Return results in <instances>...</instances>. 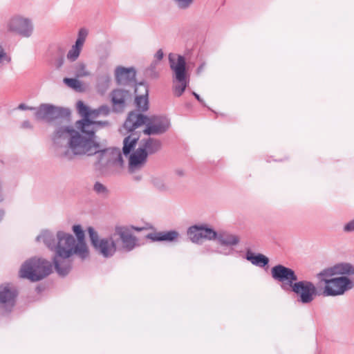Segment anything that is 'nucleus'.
Listing matches in <instances>:
<instances>
[{
    "label": "nucleus",
    "mask_w": 354,
    "mask_h": 354,
    "mask_svg": "<svg viewBox=\"0 0 354 354\" xmlns=\"http://www.w3.org/2000/svg\"><path fill=\"white\" fill-rule=\"evenodd\" d=\"M163 56H164V53H163L162 50L161 49H159L155 54V58L156 60L154 61L151 64V68H155V67L157 64V62L160 61L163 58Z\"/></svg>",
    "instance_id": "nucleus-36"
},
{
    "label": "nucleus",
    "mask_w": 354,
    "mask_h": 354,
    "mask_svg": "<svg viewBox=\"0 0 354 354\" xmlns=\"http://www.w3.org/2000/svg\"><path fill=\"white\" fill-rule=\"evenodd\" d=\"M93 189L95 194L102 197H106L109 194V190L107 187L99 181L94 183Z\"/></svg>",
    "instance_id": "nucleus-31"
},
{
    "label": "nucleus",
    "mask_w": 354,
    "mask_h": 354,
    "mask_svg": "<svg viewBox=\"0 0 354 354\" xmlns=\"http://www.w3.org/2000/svg\"><path fill=\"white\" fill-rule=\"evenodd\" d=\"M73 231L76 236V242L81 245L85 250H89L88 245L85 241L84 232L82 230L81 225H75L73 226Z\"/></svg>",
    "instance_id": "nucleus-26"
},
{
    "label": "nucleus",
    "mask_w": 354,
    "mask_h": 354,
    "mask_svg": "<svg viewBox=\"0 0 354 354\" xmlns=\"http://www.w3.org/2000/svg\"><path fill=\"white\" fill-rule=\"evenodd\" d=\"M174 174L178 177H183L185 176V171L183 168H176L174 170Z\"/></svg>",
    "instance_id": "nucleus-40"
},
{
    "label": "nucleus",
    "mask_w": 354,
    "mask_h": 354,
    "mask_svg": "<svg viewBox=\"0 0 354 354\" xmlns=\"http://www.w3.org/2000/svg\"><path fill=\"white\" fill-rule=\"evenodd\" d=\"M271 275L274 280L281 283V288L284 291H290L298 281L295 270L281 264L271 268Z\"/></svg>",
    "instance_id": "nucleus-9"
},
{
    "label": "nucleus",
    "mask_w": 354,
    "mask_h": 354,
    "mask_svg": "<svg viewBox=\"0 0 354 354\" xmlns=\"http://www.w3.org/2000/svg\"><path fill=\"white\" fill-rule=\"evenodd\" d=\"M110 98L115 108L124 109L131 102L132 93L126 89L115 88L111 92Z\"/></svg>",
    "instance_id": "nucleus-18"
},
{
    "label": "nucleus",
    "mask_w": 354,
    "mask_h": 354,
    "mask_svg": "<svg viewBox=\"0 0 354 354\" xmlns=\"http://www.w3.org/2000/svg\"><path fill=\"white\" fill-rule=\"evenodd\" d=\"M187 236L192 243L201 244L204 239L215 240L216 232L205 225H195L188 228Z\"/></svg>",
    "instance_id": "nucleus-13"
},
{
    "label": "nucleus",
    "mask_w": 354,
    "mask_h": 354,
    "mask_svg": "<svg viewBox=\"0 0 354 354\" xmlns=\"http://www.w3.org/2000/svg\"><path fill=\"white\" fill-rule=\"evenodd\" d=\"M82 120L75 122V130L70 126L57 127L53 136V147L57 153L68 159L73 155H96L95 167L103 174L113 173L124 165L122 153L118 148L100 149L95 140V132L109 125L107 121L98 120L100 115L109 112H79Z\"/></svg>",
    "instance_id": "nucleus-1"
},
{
    "label": "nucleus",
    "mask_w": 354,
    "mask_h": 354,
    "mask_svg": "<svg viewBox=\"0 0 354 354\" xmlns=\"http://www.w3.org/2000/svg\"><path fill=\"white\" fill-rule=\"evenodd\" d=\"M72 73L76 77H84L91 75V73L87 70L86 64L82 62L75 64L72 67Z\"/></svg>",
    "instance_id": "nucleus-27"
},
{
    "label": "nucleus",
    "mask_w": 354,
    "mask_h": 354,
    "mask_svg": "<svg viewBox=\"0 0 354 354\" xmlns=\"http://www.w3.org/2000/svg\"><path fill=\"white\" fill-rule=\"evenodd\" d=\"M169 63L173 72L174 93L178 97L183 93L189 83L186 61L183 56L171 53L169 55Z\"/></svg>",
    "instance_id": "nucleus-5"
},
{
    "label": "nucleus",
    "mask_w": 354,
    "mask_h": 354,
    "mask_svg": "<svg viewBox=\"0 0 354 354\" xmlns=\"http://www.w3.org/2000/svg\"><path fill=\"white\" fill-rule=\"evenodd\" d=\"M153 185L160 191H165L167 189L164 179L160 176H154L151 178Z\"/></svg>",
    "instance_id": "nucleus-33"
},
{
    "label": "nucleus",
    "mask_w": 354,
    "mask_h": 354,
    "mask_svg": "<svg viewBox=\"0 0 354 354\" xmlns=\"http://www.w3.org/2000/svg\"><path fill=\"white\" fill-rule=\"evenodd\" d=\"M71 112H35V119L39 122L61 124L68 122Z\"/></svg>",
    "instance_id": "nucleus-15"
},
{
    "label": "nucleus",
    "mask_w": 354,
    "mask_h": 354,
    "mask_svg": "<svg viewBox=\"0 0 354 354\" xmlns=\"http://www.w3.org/2000/svg\"><path fill=\"white\" fill-rule=\"evenodd\" d=\"M180 234L176 230L158 232L149 234L147 237L153 241L175 242L178 241Z\"/></svg>",
    "instance_id": "nucleus-22"
},
{
    "label": "nucleus",
    "mask_w": 354,
    "mask_h": 354,
    "mask_svg": "<svg viewBox=\"0 0 354 354\" xmlns=\"http://www.w3.org/2000/svg\"><path fill=\"white\" fill-rule=\"evenodd\" d=\"M144 124H147L143 131L145 134L160 135L169 129L170 122L167 118L160 117L149 122V118L141 112H129L124 123V128L131 132Z\"/></svg>",
    "instance_id": "nucleus-3"
},
{
    "label": "nucleus",
    "mask_w": 354,
    "mask_h": 354,
    "mask_svg": "<svg viewBox=\"0 0 354 354\" xmlns=\"http://www.w3.org/2000/svg\"><path fill=\"white\" fill-rule=\"evenodd\" d=\"M4 200H5V194L3 192L1 181L0 180V203L3 202Z\"/></svg>",
    "instance_id": "nucleus-42"
},
{
    "label": "nucleus",
    "mask_w": 354,
    "mask_h": 354,
    "mask_svg": "<svg viewBox=\"0 0 354 354\" xmlns=\"http://www.w3.org/2000/svg\"><path fill=\"white\" fill-rule=\"evenodd\" d=\"M52 270L50 261L44 258L33 257L21 265L19 276L31 281H38L48 276Z\"/></svg>",
    "instance_id": "nucleus-4"
},
{
    "label": "nucleus",
    "mask_w": 354,
    "mask_h": 354,
    "mask_svg": "<svg viewBox=\"0 0 354 354\" xmlns=\"http://www.w3.org/2000/svg\"><path fill=\"white\" fill-rule=\"evenodd\" d=\"M64 62V57H60L57 58L55 60V63L56 68H61L63 66Z\"/></svg>",
    "instance_id": "nucleus-41"
},
{
    "label": "nucleus",
    "mask_w": 354,
    "mask_h": 354,
    "mask_svg": "<svg viewBox=\"0 0 354 354\" xmlns=\"http://www.w3.org/2000/svg\"><path fill=\"white\" fill-rule=\"evenodd\" d=\"M75 255H62L59 253H54L53 262L55 269L59 276H66L72 269V257Z\"/></svg>",
    "instance_id": "nucleus-16"
},
{
    "label": "nucleus",
    "mask_w": 354,
    "mask_h": 354,
    "mask_svg": "<svg viewBox=\"0 0 354 354\" xmlns=\"http://www.w3.org/2000/svg\"><path fill=\"white\" fill-rule=\"evenodd\" d=\"M334 275H336L335 273V270H333V266L330 268H326L321 271L317 274V277L321 281L325 283L327 285V281H330L331 277Z\"/></svg>",
    "instance_id": "nucleus-29"
},
{
    "label": "nucleus",
    "mask_w": 354,
    "mask_h": 354,
    "mask_svg": "<svg viewBox=\"0 0 354 354\" xmlns=\"http://www.w3.org/2000/svg\"><path fill=\"white\" fill-rule=\"evenodd\" d=\"M17 295V290L13 284H1L0 286V308L6 311H10L15 305Z\"/></svg>",
    "instance_id": "nucleus-14"
},
{
    "label": "nucleus",
    "mask_w": 354,
    "mask_h": 354,
    "mask_svg": "<svg viewBox=\"0 0 354 354\" xmlns=\"http://www.w3.org/2000/svg\"><path fill=\"white\" fill-rule=\"evenodd\" d=\"M245 259L250 261L252 264L259 267H264L269 263V259L265 255L262 254H255L250 250L247 251Z\"/></svg>",
    "instance_id": "nucleus-24"
},
{
    "label": "nucleus",
    "mask_w": 354,
    "mask_h": 354,
    "mask_svg": "<svg viewBox=\"0 0 354 354\" xmlns=\"http://www.w3.org/2000/svg\"><path fill=\"white\" fill-rule=\"evenodd\" d=\"M136 71L133 67L118 66L114 71L115 80L119 85H129L135 81Z\"/></svg>",
    "instance_id": "nucleus-19"
},
{
    "label": "nucleus",
    "mask_w": 354,
    "mask_h": 354,
    "mask_svg": "<svg viewBox=\"0 0 354 354\" xmlns=\"http://www.w3.org/2000/svg\"><path fill=\"white\" fill-rule=\"evenodd\" d=\"M22 127H24V128H30L31 125H30V122L28 121H24L22 123Z\"/></svg>",
    "instance_id": "nucleus-44"
},
{
    "label": "nucleus",
    "mask_w": 354,
    "mask_h": 354,
    "mask_svg": "<svg viewBox=\"0 0 354 354\" xmlns=\"http://www.w3.org/2000/svg\"><path fill=\"white\" fill-rule=\"evenodd\" d=\"M336 275H353L354 266L348 263H338L333 266Z\"/></svg>",
    "instance_id": "nucleus-25"
},
{
    "label": "nucleus",
    "mask_w": 354,
    "mask_h": 354,
    "mask_svg": "<svg viewBox=\"0 0 354 354\" xmlns=\"http://www.w3.org/2000/svg\"><path fill=\"white\" fill-rule=\"evenodd\" d=\"M63 82L69 88L76 91L82 92L84 91L82 82L76 78L66 77L63 80Z\"/></svg>",
    "instance_id": "nucleus-30"
},
{
    "label": "nucleus",
    "mask_w": 354,
    "mask_h": 354,
    "mask_svg": "<svg viewBox=\"0 0 354 354\" xmlns=\"http://www.w3.org/2000/svg\"><path fill=\"white\" fill-rule=\"evenodd\" d=\"M91 244L95 250L104 258L112 257L117 251V244L112 235L100 237L93 227L88 229Z\"/></svg>",
    "instance_id": "nucleus-6"
},
{
    "label": "nucleus",
    "mask_w": 354,
    "mask_h": 354,
    "mask_svg": "<svg viewBox=\"0 0 354 354\" xmlns=\"http://www.w3.org/2000/svg\"><path fill=\"white\" fill-rule=\"evenodd\" d=\"M194 96L196 97V98L198 100H200V97H199V95L196 93H194Z\"/></svg>",
    "instance_id": "nucleus-46"
},
{
    "label": "nucleus",
    "mask_w": 354,
    "mask_h": 354,
    "mask_svg": "<svg viewBox=\"0 0 354 354\" xmlns=\"http://www.w3.org/2000/svg\"><path fill=\"white\" fill-rule=\"evenodd\" d=\"M88 34V31L85 28H82L79 30L75 44L67 53L66 58L70 62H75L78 59Z\"/></svg>",
    "instance_id": "nucleus-17"
},
{
    "label": "nucleus",
    "mask_w": 354,
    "mask_h": 354,
    "mask_svg": "<svg viewBox=\"0 0 354 354\" xmlns=\"http://www.w3.org/2000/svg\"><path fill=\"white\" fill-rule=\"evenodd\" d=\"M353 286L352 281L348 277H335L330 281H327V285L323 289V295L326 297L340 295Z\"/></svg>",
    "instance_id": "nucleus-10"
},
{
    "label": "nucleus",
    "mask_w": 354,
    "mask_h": 354,
    "mask_svg": "<svg viewBox=\"0 0 354 354\" xmlns=\"http://www.w3.org/2000/svg\"><path fill=\"white\" fill-rule=\"evenodd\" d=\"M135 104L138 111H148V88L147 85L140 83L135 88Z\"/></svg>",
    "instance_id": "nucleus-20"
},
{
    "label": "nucleus",
    "mask_w": 354,
    "mask_h": 354,
    "mask_svg": "<svg viewBox=\"0 0 354 354\" xmlns=\"http://www.w3.org/2000/svg\"><path fill=\"white\" fill-rule=\"evenodd\" d=\"M138 140V137H133L131 136H129L124 139V146L122 148L124 155L127 156L136 147Z\"/></svg>",
    "instance_id": "nucleus-28"
},
{
    "label": "nucleus",
    "mask_w": 354,
    "mask_h": 354,
    "mask_svg": "<svg viewBox=\"0 0 354 354\" xmlns=\"http://www.w3.org/2000/svg\"><path fill=\"white\" fill-rule=\"evenodd\" d=\"M344 230L347 232L354 231V218L344 225Z\"/></svg>",
    "instance_id": "nucleus-37"
},
{
    "label": "nucleus",
    "mask_w": 354,
    "mask_h": 354,
    "mask_svg": "<svg viewBox=\"0 0 354 354\" xmlns=\"http://www.w3.org/2000/svg\"><path fill=\"white\" fill-rule=\"evenodd\" d=\"M205 64H201L196 70L197 74L201 73L205 69Z\"/></svg>",
    "instance_id": "nucleus-43"
},
{
    "label": "nucleus",
    "mask_w": 354,
    "mask_h": 354,
    "mask_svg": "<svg viewBox=\"0 0 354 354\" xmlns=\"http://www.w3.org/2000/svg\"><path fill=\"white\" fill-rule=\"evenodd\" d=\"M37 243H42L54 253L62 255H75L82 260L88 258L89 250H85L75 241V236L64 230H58L55 234L48 230H43L36 237Z\"/></svg>",
    "instance_id": "nucleus-2"
},
{
    "label": "nucleus",
    "mask_w": 354,
    "mask_h": 354,
    "mask_svg": "<svg viewBox=\"0 0 354 354\" xmlns=\"http://www.w3.org/2000/svg\"><path fill=\"white\" fill-rule=\"evenodd\" d=\"M176 6L182 10H185L189 8L192 3H194V0H172Z\"/></svg>",
    "instance_id": "nucleus-35"
},
{
    "label": "nucleus",
    "mask_w": 354,
    "mask_h": 354,
    "mask_svg": "<svg viewBox=\"0 0 354 354\" xmlns=\"http://www.w3.org/2000/svg\"><path fill=\"white\" fill-rule=\"evenodd\" d=\"M37 111H68V109L62 107H57L50 104H41Z\"/></svg>",
    "instance_id": "nucleus-34"
},
{
    "label": "nucleus",
    "mask_w": 354,
    "mask_h": 354,
    "mask_svg": "<svg viewBox=\"0 0 354 354\" xmlns=\"http://www.w3.org/2000/svg\"><path fill=\"white\" fill-rule=\"evenodd\" d=\"M161 142L155 138H149L142 139L140 142V147L147 152V156L158 152L161 149Z\"/></svg>",
    "instance_id": "nucleus-23"
},
{
    "label": "nucleus",
    "mask_w": 354,
    "mask_h": 354,
    "mask_svg": "<svg viewBox=\"0 0 354 354\" xmlns=\"http://www.w3.org/2000/svg\"><path fill=\"white\" fill-rule=\"evenodd\" d=\"M111 83V77L109 75H106L100 80L97 84V89L102 93H104L109 87Z\"/></svg>",
    "instance_id": "nucleus-32"
},
{
    "label": "nucleus",
    "mask_w": 354,
    "mask_h": 354,
    "mask_svg": "<svg viewBox=\"0 0 354 354\" xmlns=\"http://www.w3.org/2000/svg\"><path fill=\"white\" fill-rule=\"evenodd\" d=\"M97 111H107V109H106V107H105V106H101V107H100V108L98 109V110H97Z\"/></svg>",
    "instance_id": "nucleus-45"
},
{
    "label": "nucleus",
    "mask_w": 354,
    "mask_h": 354,
    "mask_svg": "<svg viewBox=\"0 0 354 354\" xmlns=\"http://www.w3.org/2000/svg\"><path fill=\"white\" fill-rule=\"evenodd\" d=\"M77 111H90L82 101H78L76 104Z\"/></svg>",
    "instance_id": "nucleus-38"
},
{
    "label": "nucleus",
    "mask_w": 354,
    "mask_h": 354,
    "mask_svg": "<svg viewBox=\"0 0 354 354\" xmlns=\"http://www.w3.org/2000/svg\"><path fill=\"white\" fill-rule=\"evenodd\" d=\"M133 230L140 231L142 228L132 225H117L115 227L114 235L120 237L123 249L127 252L133 250L137 245V239L132 234Z\"/></svg>",
    "instance_id": "nucleus-11"
},
{
    "label": "nucleus",
    "mask_w": 354,
    "mask_h": 354,
    "mask_svg": "<svg viewBox=\"0 0 354 354\" xmlns=\"http://www.w3.org/2000/svg\"><path fill=\"white\" fill-rule=\"evenodd\" d=\"M6 30L24 38L30 37L34 32L32 20L21 15L12 16L6 24Z\"/></svg>",
    "instance_id": "nucleus-7"
},
{
    "label": "nucleus",
    "mask_w": 354,
    "mask_h": 354,
    "mask_svg": "<svg viewBox=\"0 0 354 354\" xmlns=\"http://www.w3.org/2000/svg\"><path fill=\"white\" fill-rule=\"evenodd\" d=\"M17 109H19V110H27V111H35V108L32 107V106H28L26 104H25L24 103L20 104L18 106Z\"/></svg>",
    "instance_id": "nucleus-39"
},
{
    "label": "nucleus",
    "mask_w": 354,
    "mask_h": 354,
    "mask_svg": "<svg viewBox=\"0 0 354 354\" xmlns=\"http://www.w3.org/2000/svg\"><path fill=\"white\" fill-rule=\"evenodd\" d=\"M290 291L295 294L296 301L304 305L311 304L319 295L315 284L308 280H298Z\"/></svg>",
    "instance_id": "nucleus-8"
},
{
    "label": "nucleus",
    "mask_w": 354,
    "mask_h": 354,
    "mask_svg": "<svg viewBox=\"0 0 354 354\" xmlns=\"http://www.w3.org/2000/svg\"><path fill=\"white\" fill-rule=\"evenodd\" d=\"M216 239L221 247L215 252L225 256L232 254L234 252L233 247L240 241L238 236L225 231L216 232Z\"/></svg>",
    "instance_id": "nucleus-12"
},
{
    "label": "nucleus",
    "mask_w": 354,
    "mask_h": 354,
    "mask_svg": "<svg viewBox=\"0 0 354 354\" xmlns=\"http://www.w3.org/2000/svg\"><path fill=\"white\" fill-rule=\"evenodd\" d=\"M147 152L144 151L140 147L129 156V169L133 172L144 166L147 158Z\"/></svg>",
    "instance_id": "nucleus-21"
}]
</instances>
